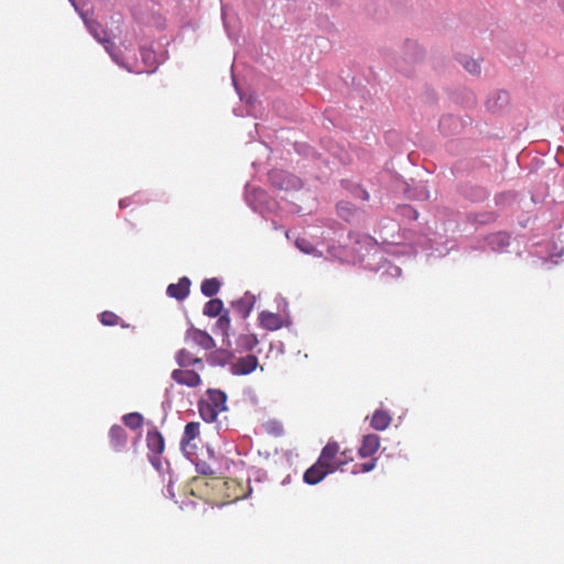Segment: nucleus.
<instances>
[{"label": "nucleus", "instance_id": "cd10ccee", "mask_svg": "<svg viewBox=\"0 0 564 564\" xmlns=\"http://www.w3.org/2000/svg\"><path fill=\"white\" fill-rule=\"evenodd\" d=\"M231 355L226 350H218L213 356V361H217L220 365H225L229 361Z\"/></svg>", "mask_w": 564, "mask_h": 564}, {"label": "nucleus", "instance_id": "dca6fc26", "mask_svg": "<svg viewBox=\"0 0 564 564\" xmlns=\"http://www.w3.org/2000/svg\"><path fill=\"white\" fill-rule=\"evenodd\" d=\"M147 445L152 453L162 454L164 451L163 435L156 430L149 431L147 434Z\"/></svg>", "mask_w": 564, "mask_h": 564}, {"label": "nucleus", "instance_id": "4468645a", "mask_svg": "<svg viewBox=\"0 0 564 564\" xmlns=\"http://www.w3.org/2000/svg\"><path fill=\"white\" fill-rule=\"evenodd\" d=\"M260 326L267 330H278L283 326L281 315L272 312L263 311L259 314Z\"/></svg>", "mask_w": 564, "mask_h": 564}, {"label": "nucleus", "instance_id": "2eb2a0df", "mask_svg": "<svg viewBox=\"0 0 564 564\" xmlns=\"http://www.w3.org/2000/svg\"><path fill=\"white\" fill-rule=\"evenodd\" d=\"M110 445L115 451H121L127 444V432L120 425H112L109 430Z\"/></svg>", "mask_w": 564, "mask_h": 564}, {"label": "nucleus", "instance_id": "6e6552de", "mask_svg": "<svg viewBox=\"0 0 564 564\" xmlns=\"http://www.w3.org/2000/svg\"><path fill=\"white\" fill-rule=\"evenodd\" d=\"M175 360L180 368H191L194 367L197 370H204L205 365L203 362V359L199 357H196L193 352H191L186 348L180 349L175 355Z\"/></svg>", "mask_w": 564, "mask_h": 564}, {"label": "nucleus", "instance_id": "a878e982", "mask_svg": "<svg viewBox=\"0 0 564 564\" xmlns=\"http://www.w3.org/2000/svg\"><path fill=\"white\" fill-rule=\"evenodd\" d=\"M196 467H197V470L202 475H206V476H216L217 475L216 470L212 467V465H209L205 462H197Z\"/></svg>", "mask_w": 564, "mask_h": 564}, {"label": "nucleus", "instance_id": "c85d7f7f", "mask_svg": "<svg viewBox=\"0 0 564 564\" xmlns=\"http://www.w3.org/2000/svg\"><path fill=\"white\" fill-rule=\"evenodd\" d=\"M296 247L302 250L305 253H312L314 251V247H312L307 241L304 239H297L296 240Z\"/></svg>", "mask_w": 564, "mask_h": 564}, {"label": "nucleus", "instance_id": "5701e85b", "mask_svg": "<svg viewBox=\"0 0 564 564\" xmlns=\"http://www.w3.org/2000/svg\"><path fill=\"white\" fill-rule=\"evenodd\" d=\"M262 426L267 433L273 436H280L283 434V425L276 420H269L264 422Z\"/></svg>", "mask_w": 564, "mask_h": 564}, {"label": "nucleus", "instance_id": "9d476101", "mask_svg": "<svg viewBox=\"0 0 564 564\" xmlns=\"http://www.w3.org/2000/svg\"><path fill=\"white\" fill-rule=\"evenodd\" d=\"M256 304V296L250 292H246L243 296L231 303L232 308L241 318H247Z\"/></svg>", "mask_w": 564, "mask_h": 564}, {"label": "nucleus", "instance_id": "9b49d317", "mask_svg": "<svg viewBox=\"0 0 564 564\" xmlns=\"http://www.w3.org/2000/svg\"><path fill=\"white\" fill-rule=\"evenodd\" d=\"M191 281L188 278L183 276L177 283H172L167 286L166 293L170 297L183 301L189 294Z\"/></svg>", "mask_w": 564, "mask_h": 564}, {"label": "nucleus", "instance_id": "f257e3e1", "mask_svg": "<svg viewBox=\"0 0 564 564\" xmlns=\"http://www.w3.org/2000/svg\"><path fill=\"white\" fill-rule=\"evenodd\" d=\"M227 410V395L218 389H209L198 402V411L205 422H214L219 413Z\"/></svg>", "mask_w": 564, "mask_h": 564}, {"label": "nucleus", "instance_id": "423d86ee", "mask_svg": "<svg viewBox=\"0 0 564 564\" xmlns=\"http://www.w3.org/2000/svg\"><path fill=\"white\" fill-rule=\"evenodd\" d=\"M185 341L196 345L205 350H209L215 347V340L205 330H200L195 327L187 329L185 334Z\"/></svg>", "mask_w": 564, "mask_h": 564}, {"label": "nucleus", "instance_id": "7ed1b4c3", "mask_svg": "<svg viewBox=\"0 0 564 564\" xmlns=\"http://www.w3.org/2000/svg\"><path fill=\"white\" fill-rule=\"evenodd\" d=\"M200 425L198 422H189L185 425L184 432L181 438V448L185 456L191 459H196L197 444L195 440L199 436Z\"/></svg>", "mask_w": 564, "mask_h": 564}, {"label": "nucleus", "instance_id": "f03ea898", "mask_svg": "<svg viewBox=\"0 0 564 564\" xmlns=\"http://www.w3.org/2000/svg\"><path fill=\"white\" fill-rule=\"evenodd\" d=\"M321 464L326 469H329V473L333 474L337 469H343V466L346 465L351 458L347 457L346 452H339V445L336 442H328L322 449L318 458Z\"/></svg>", "mask_w": 564, "mask_h": 564}, {"label": "nucleus", "instance_id": "39448f33", "mask_svg": "<svg viewBox=\"0 0 564 564\" xmlns=\"http://www.w3.org/2000/svg\"><path fill=\"white\" fill-rule=\"evenodd\" d=\"M198 371L199 370L196 368H178L172 371L171 378L181 386L196 388L202 384V378Z\"/></svg>", "mask_w": 564, "mask_h": 564}, {"label": "nucleus", "instance_id": "aec40b11", "mask_svg": "<svg viewBox=\"0 0 564 564\" xmlns=\"http://www.w3.org/2000/svg\"><path fill=\"white\" fill-rule=\"evenodd\" d=\"M99 321L105 326H116L120 325L121 327H128V324L120 323V317L111 311H105L99 315Z\"/></svg>", "mask_w": 564, "mask_h": 564}, {"label": "nucleus", "instance_id": "a211bd4d", "mask_svg": "<svg viewBox=\"0 0 564 564\" xmlns=\"http://www.w3.org/2000/svg\"><path fill=\"white\" fill-rule=\"evenodd\" d=\"M224 303L220 299H212L204 305L203 313L208 317L221 315Z\"/></svg>", "mask_w": 564, "mask_h": 564}, {"label": "nucleus", "instance_id": "ddd939ff", "mask_svg": "<svg viewBox=\"0 0 564 564\" xmlns=\"http://www.w3.org/2000/svg\"><path fill=\"white\" fill-rule=\"evenodd\" d=\"M380 446V437L377 434H368L362 437L358 454L362 458L371 457Z\"/></svg>", "mask_w": 564, "mask_h": 564}, {"label": "nucleus", "instance_id": "72a5a7b5", "mask_svg": "<svg viewBox=\"0 0 564 564\" xmlns=\"http://www.w3.org/2000/svg\"><path fill=\"white\" fill-rule=\"evenodd\" d=\"M404 209H408V210L412 212L411 207H409V206H405ZM413 213L416 214L414 210H413ZM416 216L417 215H415L414 218H416Z\"/></svg>", "mask_w": 564, "mask_h": 564}, {"label": "nucleus", "instance_id": "c756f323", "mask_svg": "<svg viewBox=\"0 0 564 564\" xmlns=\"http://www.w3.org/2000/svg\"><path fill=\"white\" fill-rule=\"evenodd\" d=\"M452 124L458 126V121L452 116H446L441 119L440 126L443 130H445L447 126L449 127Z\"/></svg>", "mask_w": 564, "mask_h": 564}, {"label": "nucleus", "instance_id": "2f4dec72", "mask_svg": "<svg viewBox=\"0 0 564 564\" xmlns=\"http://www.w3.org/2000/svg\"><path fill=\"white\" fill-rule=\"evenodd\" d=\"M130 205H131V200H130V198H128V197L122 198V199H120V202H119V207H120V208H127V207H129Z\"/></svg>", "mask_w": 564, "mask_h": 564}, {"label": "nucleus", "instance_id": "f704fd0d", "mask_svg": "<svg viewBox=\"0 0 564 564\" xmlns=\"http://www.w3.org/2000/svg\"><path fill=\"white\" fill-rule=\"evenodd\" d=\"M415 55H416V57H414V61H417V57H421L422 52H420L419 54H417V53H415Z\"/></svg>", "mask_w": 564, "mask_h": 564}, {"label": "nucleus", "instance_id": "bb28decb", "mask_svg": "<svg viewBox=\"0 0 564 564\" xmlns=\"http://www.w3.org/2000/svg\"><path fill=\"white\" fill-rule=\"evenodd\" d=\"M463 66L470 74L476 75L480 73V65L475 59H466L465 62H463Z\"/></svg>", "mask_w": 564, "mask_h": 564}, {"label": "nucleus", "instance_id": "6ab92c4d", "mask_svg": "<svg viewBox=\"0 0 564 564\" xmlns=\"http://www.w3.org/2000/svg\"><path fill=\"white\" fill-rule=\"evenodd\" d=\"M219 289L220 282L216 278L205 279L200 284V291L207 297L216 295L219 292Z\"/></svg>", "mask_w": 564, "mask_h": 564}, {"label": "nucleus", "instance_id": "4be33fe9", "mask_svg": "<svg viewBox=\"0 0 564 564\" xmlns=\"http://www.w3.org/2000/svg\"><path fill=\"white\" fill-rule=\"evenodd\" d=\"M215 328L220 332L224 337L229 336L230 328V317L228 311H225L224 314L219 315L218 321L216 322Z\"/></svg>", "mask_w": 564, "mask_h": 564}, {"label": "nucleus", "instance_id": "0eeeda50", "mask_svg": "<svg viewBox=\"0 0 564 564\" xmlns=\"http://www.w3.org/2000/svg\"><path fill=\"white\" fill-rule=\"evenodd\" d=\"M258 366V358L254 355H247L232 361L230 364V371L235 376H247L254 371Z\"/></svg>", "mask_w": 564, "mask_h": 564}, {"label": "nucleus", "instance_id": "f3484780", "mask_svg": "<svg viewBox=\"0 0 564 564\" xmlns=\"http://www.w3.org/2000/svg\"><path fill=\"white\" fill-rule=\"evenodd\" d=\"M392 417L391 415L383 410H376L370 425L377 431H383L391 424Z\"/></svg>", "mask_w": 564, "mask_h": 564}, {"label": "nucleus", "instance_id": "b1692460", "mask_svg": "<svg viewBox=\"0 0 564 564\" xmlns=\"http://www.w3.org/2000/svg\"><path fill=\"white\" fill-rule=\"evenodd\" d=\"M258 343H259V340H258L257 336L253 334H249V335L240 336L238 345L242 349L249 351V350H252L258 345Z\"/></svg>", "mask_w": 564, "mask_h": 564}, {"label": "nucleus", "instance_id": "7c9ffc66", "mask_svg": "<svg viewBox=\"0 0 564 564\" xmlns=\"http://www.w3.org/2000/svg\"><path fill=\"white\" fill-rule=\"evenodd\" d=\"M338 212L343 217H346L350 215V208L348 207V204L340 203L337 205Z\"/></svg>", "mask_w": 564, "mask_h": 564}, {"label": "nucleus", "instance_id": "f8f14e48", "mask_svg": "<svg viewBox=\"0 0 564 564\" xmlns=\"http://www.w3.org/2000/svg\"><path fill=\"white\" fill-rule=\"evenodd\" d=\"M509 104V95L507 91L498 90L492 93L487 101L486 108L491 112H499L505 109Z\"/></svg>", "mask_w": 564, "mask_h": 564}, {"label": "nucleus", "instance_id": "393cba45", "mask_svg": "<svg viewBox=\"0 0 564 564\" xmlns=\"http://www.w3.org/2000/svg\"><path fill=\"white\" fill-rule=\"evenodd\" d=\"M376 467V459H371L369 462L355 465V468L352 470L354 474L358 473H369Z\"/></svg>", "mask_w": 564, "mask_h": 564}, {"label": "nucleus", "instance_id": "412c9836", "mask_svg": "<svg viewBox=\"0 0 564 564\" xmlns=\"http://www.w3.org/2000/svg\"><path fill=\"white\" fill-rule=\"evenodd\" d=\"M122 421L126 426L130 427L131 430H137L142 426L143 416L138 412H132L123 415Z\"/></svg>", "mask_w": 564, "mask_h": 564}, {"label": "nucleus", "instance_id": "20e7f679", "mask_svg": "<svg viewBox=\"0 0 564 564\" xmlns=\"http://www.w3.org/2000/svg\"><path fill=\"white\" fill-rule=\"evenodd\" d=\"M271 184L282 191L296 189L301 186V181L282 170H273L269 173Z\"/></svg>", "mask_w": 564, "mask_h": 564}, {"label": "nucleus", "instance_id": "473e14b6", "mask_svg": "<svg viewBox=\"0 0 564 564\" xmlns=\"http://www.w3.org/2000/svg\"><path fill=\"white\" fill-rule=\"evenodd\" d=\"M408 47H409L410 50L414 51V52H415V53H417V54L421 52V50L419 48V46L416 45V43H413V42L408 43Z\"/></svg>", "mask_w": 564, "mask_h": 564}, {"label": "nucleus", "instance_id": "1a4fd4ad", "mask_svg": "<svg viewBox=\"0 0 564 564\" xmlns=\"http://www.w3.org/2000/svg\"><path fill=\"white\" fill-rule=\"evenodd\" d=\"M329 469H326L323 464L317 459L305 473L303 476V480L307 485H317L319 484L327 475H329Z\"/></svg>", "mask_w": 564, "mask_h": 564}]
</instances>
